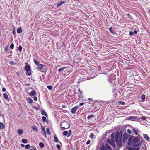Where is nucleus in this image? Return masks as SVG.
<instances>
[{"mask_svg":"<svg viewBox=\"0 0 150 150\" xmlns=\"http://www.w3.org/2000/svg\"><path fill=\"white\" fill-rule=\"evenodd\" d=\"M21 146L22 147H23L25 146V145L23 144H21Z\"/></svg>","mask_w":150,"mask_h":150,"instance_id":"obj_62","label":"nucleus"},{"mask_svg":"<svg viewBox=\"0 0 150 150\" xmlns=\"http://www.w3.org/2000/svg\"><path fill=\"white\" fill-rule=\"evenodd\" d=\"M122 132L120 131L119 132H116L115 134V141L118 143L119 146H121L122 144Z\"/></svg>","mask_w":150,"mask_h":150,"instance_id":"obj_1","label":"nucleus"},{"mask_svg":"<svg viewBox=\"0 0 150 150\" xmlns=\"http://www.w3.org/2000/svg\"><path fill=\"white\" fill-rule=\"evenodd\" d=\"M137 33V32L135 30L133 32V33L134 34H136Z\"/></svg>","mask_w":150,"mask_h":150,"instance_id":"obj_58","label":"nucleus"},{"mask_svg":"<svg viewBox=\"0 0 150 150\" xmlns=\"http://www.w3.org/2000/svg\"><path fill=\"white\" fill-rule=\"evenodd\" d=\"M71 133V130H69L68 131V135L67 136V137H69L70 136Z\"/></svg>","mask_w":150,"mask_h":150,"instance_id":"obj_35","label":"nucleus"},{"mask_svg":"<svg viewBox=\"0 0 150 150\" xmlns=\"http://www.w3.org/2000/svg\"><path fill=\"white\" fill-rule=\"evenodd\" d=\"M66 67H62V68H60L59 69H58V71L59 72H61L62 71H63L65 68H66Z\"/></svg>","mask_w":150,"mask_h":150,"instance_id":"obj_34","label":"nucleus"},{"mask_svg":"<svg viewBox=\"0 0 150 150\" xmlns=\"http://www.w3.org/2000/svg\"><path fill=\"white\" fill-rule=\"evenodd\" d=\"M111 138L112 139H114V133H113L112 134H111Z\"/></svg>","mask_w":150,"mask_h":150,"instance_id":"obj_37","label":"nucleus"},{"mask_svg":"<svg viewBox=\"0 0 150 150\" xmlns=\"http://www.w3.org/2000/svg\"><path fill=\"white\" fill-rule=\"evenodd\" d=\"M38 69L39 70L42 69L43 68V65L41 64H39L37 65Z\"/></svg>","mask_w":150,"mask_h":150,"instance_id":"obj_12","label":"nucleus"},{"mask_svg":"<svg viewBox=\"0 0 150 150\" xmlns=\"http://www.w3.org/2000/svg\"><path fill=\"white\" fill-rule=\"evenodd\" d=\"M4 127L3 124L2 123L0 122V129H3Z\"/></svg>","mask_w":150,"mask_h":150,"instance_id":"obj_33","label":"nucleus"},{"mask_svg":"<svg viewBox=\"0 0 150 150\" xmlns=\"http://www.w3.org/2000/svg\"><path fill=\"white\" fill-rule=\"evenodd\" d=\"M128 144H131V142H129V140H128Z\"/></svg>","mask_w":150,"mask_h":150,"instance_id":"obj_59","label":"nucleus"},{"mask_svg":"<svg viewBox=\"0 0 150 150\" xmlns=\"http://www.w3.org/2000/svg\"><path fill=\"white\" fill-rule=\"evenodd\" d=\"M133 145L135 146H138L139 144V142L137 138L135 137L133 140Z\"/></svg>","mask_w":150,"mask_h":150,"instance_id":"obj_4","label":"nucleus"},{"mask_svg":"<svg viewBox=\"0 0 150 150\" xmlns=\"http://www.w3.org/2000/svg\"><path fill=\"white\" fill-rule=\"evenodd\" d=\"M25 69L26 71L30 70V66L28 65H26L25 66Z\"/></svg>","mask_w":150,"mask_h":150,"instance_id":"obj_9","label":"nucleus"},{"mask_svg":"<svg viewBox=\"0 0 150 150\" xmlns=\"http://www.w3.org/2000/svg\"><path fill=\"white\" fill-rule=\"evenodd\" d=\"M127 131L128 133H129V134H130L131 133V131L130 129H128Z\"/></svg>","mask_w":150,"mask_h":150,"instance_id":"obj_48","label":"nucleus"},{"mask_svg":"<svg viewBox=\"0 0 150 150\" xmlns=\"http://www.w3.org/2000/svg\"><path fill=\"white\" fill-rule=\"evenodd\" d=\"M64 1H62L61 2H59L57 5V7H60L62 6V5L65 3Z\"/></svg>","mask_w":150,"mask_h":150,"instance_id":"obj_7","label":"nucleus"},{"mask_svg":"<svg viewBox=\"0 0 150 150\" xmlns=\"http://www.w3.org/2000/svg\"><path fill=\"white\" fill-rule=\"evenodd\" d=\"M145 96L144 95H143L141 96V98L142 100H145Z\"/></svg>","mask_w":150,"mask_h":150,"instance_id":"obj_38","label":"nucleus"},{"mask_svg":"<svg viewBox=\"0 0 150 150\" xmlns=\"http://www.w3.org/2000/svg\"><path fill=\"white\" fill-rule=\"evenodd\" d=\"M94 116V115H89L87 117L88 119H89Z\"/></svg>","mask_w":150,"mask_h":150,"instance_id":"obj_25","label":"nucleus"},{"mask_svg":"<svg viewBox=\"0 0 150 150\" xmlns=\"http://www.w3.org/2000/svg\"><path fill=\"white\" fill-rule=\"evenodd\" d=\"M136 117L134 116H132L127 118V119L129 120H133L134 119H135Z\"/></svg>","mask_w":150,"mask_h":150,"instance_id":"obj_11","label":"nucleus"},{"mask_svg":"<svg viewBox=\"0 0 150 150\" xmlns=\"http://www.w3.org/2000/svg\"><path fill=\"white\" fill-rule=\"evenodd\" d=\"M57 148L59 150L60 149V146L59 144H57L56 145Z\"/></svg>","mask_w":150,"mask_h":150,"instance_id":"obj_42","label":"nucleus"},{"mask_svg":"<svg viewBox=\"0 0 150 150\" xmlns=\"http://www.w3.org/2000/svg\"><path fill=\"white\" fill-rule=\"evenodd\" d=\"M26 74L28 76H30L31 75V71L30 70L26 71Z\"/></svg>","mask_w":150,"mask_h":150,"instance_id":"obj_28","label":"nucleus"},{"mask_svg":"<svg viewBox=\"0 0 150 150\" xmlns=\"http://www.w3.org/2000/svg\"><path fill=\"white\" fill-rule=\"evenodd\" d=\"M28 142L27 140L25 139H23L22 140V142L24 143H27Z\"/></svg>","mask_w":150,"mask_h":150,"instance_id":"obj_30","label":"nucleus"},{"mask_svg":"<svg viewBox=\"0 0 150 150\" xmlns=\"http://www.w3.org/2000/svg\"><path fill=\"white\" fill-rule=\"evenodd\" d=\"M8 49V46L7 45H6L5 47L4 48V50L5 51H7Z\"/></svg>","mask_w":150,"mask_h":150,"instance_id":"obj_46","label":"nucleus"},{"mask_svg":"<svg viewBox=\"0 0 150 150\" xmlns=\"http://www.w3.org/2000/svg\"><path fill=\"white\" fill-rule=\"evenodd\" d=\"M89 100H92V102H93L92 99L91 98H89L88 99Z\"/></svg>","mask_w":150,"mask_h":150,"instance_id":"obj_61","label":"nucleus"},{"mask_svg":"<svg viewBox=\"0 0 150 150\" xmlns=\"http://www.w3.org/2000/svg\"><path fill=\"white\" fill-rule=\"evenodd\" d=\"M22 32V30L21 27L18 28L17 30V32L18 33H20Z\"/></svg>","mask_w":150,"mask_h":150,"instance_id":"obj_14","label":"nucleus"},{"mask_svg":"<svg viewBox=\"0 0 150 150\" xmlns=\"http://www.w3.org/2000/svg\"><path fill=\"white\" fill-rule=\"evenodd\" d=\"M54 142H59V141H58V139L57 137L56 136L55 134L54 135Z\"/></svg>","mask_w":150,"mask_h":150,"instance_id":"obj_15","label":"nucleus"},{"mask_svg":"<svg viewBox=\"0 0 150 150\" xmlns=\"http://www.w3.org/2000/svg\"><path fill=\"white\" fill-rule=\"evenodd\" d=\"M127 149H128L129 150H137V149L136 150L134 148H133L132 147L129 146H127Z\"/></svg>","mask_w":150,"mask_h":150,"instance_id":"obj_16","label":"nucleus"},{"mask_svg":"<svg viewBox=\"0 0 150 150\" xmlns=\"http://www.w3.org/2000/svg\"><path fill=\"white\" fill-rule=\"evenodd\" d=\"M13 34L14 35H15V30H13Z\"/></svg>","mask_w":150,"mask_h":150,"instance_id":"obj_60","label":"nucleus"},{"mask_svg":"<svg viewBox=\"0 0 150 150\" xmlns=\"http://www.w3.org/2000/svg\"><path fill=\"white\" fill-rule=\"evenodd\" d=\"M48 89L51 90L52 89V86H48L47 87Z\"/></svg>","mask_w":150,"mask_h":150,"instance_id":"obj_32","label":"nucleus"},{"mask_svg":"<svg viewBox=\"0 0 150 150\" xmlns=\"http://www.w3.org/2000/svg\"><path fill=\"white\" fill-rule=\"evenodd\" d=\"M6 91V88H3L2 89V91L4 92H5Z\"/></svg>","mask_w":150,"mask_h":150,"instance_id":"obj_55","label":"nucleus"},{"mask_svg":"<svg viewBox=\"0 0 150 150\" xmlns=\"http://www.w3.org/2000/svg\"><path fill=\"white\" fill-rule=\"evenodd\" d=\"M49 130H50V129H49V128H47L46 129V131H47V134H48L49 135H50L51 134V133L50 132Z\"/></svg>","mask_w":150,"mask_h":150,"instance_id":"obj_26","label":"nucleus"},{"mask_svg":"<svg viewBox=\"0 0 150 150\" xmlns=\"http://www.w3.org/2000/svg\"><path fill=\"white\" fill-rule=\"evenodd\" d=\"M79 105L73 107L71 110V112L72 114H74L75 113L77 110L79 108Z\"/></svg>","mask_w":150,"mask_h":150,"instance_id":"obj_5","label":"nucleus"},{"mask_svg":"<svg viewBox=\"0 0 150 150\" xmlns=\"http://www.w3.org/2000/svg\"><path fill=\"white\" fill-rule=\"evenodd\" d=\"M119 103L120 104H121V105H124V104L125 103L124 102H123L120 101L119 102Z\"/></svg>","mask_w":150,"mask_h":150,"instance_id":"obj_52","label":"nucleus"},{"mask_svg":"<svg viewBox=\"0 0 150 150\" xmlns=\"http://www.w3.org/2000/svg\"><path fill=\"white\" fill-rule=\"evenodd\" d=\"M90 143V140H88L86 142V144L87 145L88 144Z\"/></svg>","mask_w":150,"mask_h":150,"instance_id":"obj_53","label":"nucleus"},{"mask_svg":"<svg viewBox=\"0 0 150 150\" xmlns=\"http://www.w3.org/2000/svg\"><path fill=\"white\" fill-rule=\"evenodd\" d=\"M128 138V135L124 134L123 136L122 142L124 143L126 142Z\"/></svg>","mask_w":150,"mask_h":150,"instance_id":"obj_6","label":"nucleus"},{"mask_svg":"<svg viewBox=\"0 0 150 150\" xmlns=\"http://www.w3.org/2000/svg\"><path fill=\"white\" fill-rule=\"evenodd\" d=\"M61 129H62V130H64L65 129H67L66 128V127H62L61 126Z\"/></svg>","mask_w":150,"mask_h":150,"instance_id":"obj_47","label":"nucleus"},{"mask_svg":"<svg viewBox=\"0 0 150 150\" xmlns=\"http://www.w3.org/2000/svg\"><path fill=\"white\" fill-rule=\"evenodd\" d=\"M3 96L4 98L6 99H9L8 95L6 93H4L3 94Z\"/></svg>","mask_w":150,"mask_h":150,"instance_id":"obj_20","label":"nucleus"},{"mask_svg":"<svg viewBox=\"0 0 150 150\" xmlns=\"http://www.w3.org/2000/svg\"><path fill=\"white\" fill-rule=\"evenodd\" d=\"M84 104V103H80L79 104L80 106H79L80 107V106H81L83 105Z\"/></svg>","mask_w":150,"mask_h":150,"instance_id":"obj_54","label":"nucleus"},{"mask_svg":"<svg viewBox=\"0 0 150 150\" xmlns=\"http://www.w3.org/2000/svg\"><path fill=\"white\" fill-rule=\"evenodd\" d=\"M22 50V47L21 46H20L18 47V50L19 51H21Z\"/></svg>","mask_w":150,"mask_h":150,"instance_id":"obj_41","label":"nucleus"},{"mask_svg":"<svg viewBox=\"0 0 150 150\" xmlns=\"http://www.w3.org/2000/svg\"><path fill=\"white\" fill-rule=\"evenodd\" d=\"M92 102H91V101H90L89 102V103H90V104H91V103H92Z\"/></svg>","mask_w":150,"mask_h":150,"instance_id":"obj_63","label":"nucleus"},{"mask_svg":"<svg viewBox=\"0 0 150 150\" xmlns=\"http://www.w3.org/2000/svg\"><path fill=\"white\" fill-rule=\"evenodd\" d=\"M142 119L143 120H146V117H143V116H142Z\"/></svg>","mask_w":150,"mask_h":150,"instance_id":"obj_50","label":"nucleus"},{"mask_svg":"<svg viewBox=\"0 0 150 150\" xmlns=\"http://www.w3.org/2000/svg\"><path fill=\"white\" fill-rule=\"evenodd\" d=\"M42 131L43 132V133L44 134V135L45 137H46V131H45V128L44 127H43L42 128Z\"/></svg>","mask_w":150,"mask_h":150,"instance_id":"obj_19","label":"nucleus"},{"mask_svg":"<svg viewBox=\"0 0 150 150\" xmlns=\"http://www.w3.org/2000/svg\"><path fill=\"white\" fill-rule=\"evenodd\" d=\"M62 125L66 127V129L69 128L70 126L69 122L66 121H64L62 123L61 125V126H62Z\"/></svg>","mask_w":150,"mask_h":150,"instance_id":"obj_3","label":"nucleus"},{"mask_svg":"<svg viewBox=\"0 0 150 150\" xmlns=\"http://www.w3.org/2000/svg\"><path fill=\"white\" fill-rule=\"evenodd\" d=\"M41 113L42 115H45L46 117L47 116V113L45 111V110H41Z\"/></svg>","mask_w":150,"mask_h":150,"instance_id":"obj_10","label":"nucleus"},{"mask_svg":"<svg viewBox=\"0 0 150 150\" xmlns=\"http://www.w3.org/2000/svg\"><path fill=\"white\" fill-rule=\"evenodd\" d=\"M9 64L13 65H15L16 64V63L13 61H10L9 62Z\"/></svg>","mask_w":150,"mask_h":150,"instance_id":"obj_23","label":"nucleus"},{"mask_svg":"<svg viewBox=\"0 0 150 150\" xmlns=\"http://www.w3.org/2000/svg\"><path fill=\"white\" fill-rule=\"evenodd\" d=\"M27 100H28V102L30 104H31L32 103L33 100H32V99L31 98H30L28 97L27 98Z\"/></svg>","mask_w":150,"mask_h":150,"instance_id":"obj_18","label":"nucleus"},{"mask_svg":"<svg viewBox=\"0 0 150 150\" xmlns=\"http://www.w3.org/2000/svg\"><path fill=\"white\" fill-rule=\"evenodd\" d=\"M30 150H36V149L35 148H32L30 149Z\"/></svg>","mask_w":150,"mask_h":150,"instance_id":"obj_57","label":"nucleus"},{"mask_svg":"<svg viewBox=\"0 0 150 150\" xmlns=\"http://www.w3.org/2000/svg\"><path fill=\"white\" fill-rule=\"evenodd\" d=\"M99 149L100 150H112L111 147L108 144H106L105 145H102L100 147Z\"/></svg>","mask_w":150,"mask_h":150,"instance_id":"obj_2","label":"nucleus"},{"mask_svg":"<svg viewBox=\"0 0 150 150\" xmlns=\"http://www.w3.org/2000/svg\"><path fill=\"white\" fill-rule=\"evenodd\" d=\"M23 133V132L22 129H20L18 130V134L20 136H21Z\"/></svg>","mask_w":150,"mask_h":150,"instance_id":"obj_13","label":"nucleus"},{"mask_svg":"<svg viewBox=\"0 0 150 150\" xmlns=\"http://www.w3.org/2000/svg\"><path fill=\"white\" fill-rule=\"evenodd\" d=\"M14 45L13 43L11 44L10 46V47L11 49H13L14 48Z\"/></svg>","mask_w":150,"mask_h":150,"instance_id":"obj_39","label":"nucleus"},{"mask_svg":"<svg viewBox=\"0 0 150 150\" xmlns=\"http://www.w3.org/2000/svg\"><path fill=\"white\" fill-rule=\"evenodd\" d=\"M30 145L29 144H27L25 146V148L26 149H28L30 147Z\"/></svg>","mask_w":150,"mask_h":150,"instance_id":"obj_45","label":"nucleus"},{"mask_svg":"<svg viewBox=\"0 0 150 150\" xmlns=\"http://www.w3.org/2000/svg\"><path fill=\"white\" fill-rule=\"evenodd\" d=\"M144 138L147 141H149V138L148 136V135L146 134H144Z\"/></svg>","mask_w":150,"mask_h":150,"instance_id":"obj_17","label":"nucleus"},{"mask_svg":"<svg viewBox=\"0 0 150 150\" xmlns=\"http://www.w3.org/2000/svg\"><path fill=\"white\" fill-rule=\"evenodd\" d=\"M33 99L35 101H37V100H38L36 96H35V97H34Z\"/></svg>","mask_w":150,"mask_h":150,"instance_id":"obj_49","label":"nucleus"},{"mask_svg":"<svg viewBox=\"0 0 150 150\" xmlns=\"http://www.w3.org/2000/svg\"><path fill=\"white\" fill-rule=\"evenodd\" d=\"M29 94L30 95L32 96H36L37 94L35 91H32L30 93H29Z\"/></svg>","mask_w":150,"mask_h":150,"instance_id":"obj_8","label":"nucleus"},{"mask_svg":"<svg viewBox=\"0 0 150 150\" xmlns=\"http://www.w3.org/2000/svg\"><path fill=\"white\" fill-rule=\"evenodd\" d=\"M109 30L110 32L112 33L113 34L114 33V32L112 30V27H110L109 28Z\"/></svg>","mask_w":150,"mask_h":150,"instance_id":"obj_27","label":"nucleus"},{"mask_svg":"<svg viewBox=\"0 0 150 150\" xmlns=\"http://www.w3.org/2000/svg\"><path fill=\"white\" fill-rule=\"evenodd\" d=\"M111 141H112L110 139H107V142L110 144L112 142Z\"/></svg>","mask_w":150,"mask_h":150,"instance_id":"obj_43","label":"nucleus"},{"mask_svg":"<svg viewBox=\"0 0 150 150\" xmlns=\"http://www.w3.org/2000/svg\"><path fill=\"white\" fill-rule=\"evenodd\" d=\"M34 63L35 65H38L39 64V63L38 62V61L36 60L35 59H34Z\"/></svg>","mask_w":150,"mask_h":150,"instance_id":"obj_31","label":"nucleus"},{"mask_svg":"<svg viewBox=\"0 0 150 150\" xmlns=\"http://www.w3.org/2000/svg\"><path fill=\"white\" fill-rule=\"evenodd\" d=\"M132 132L134 133H135L136 135H138V133L137 132V131L135 129H133L132 130Z\"/></svg>","mask_w":150,"mask_h":150,"instance_id":"obj_22","label":"nucleus"},{"mask_svg":"<svg viewBox=\"0 0 150 150\" xmlns=\"http://www.w3.org/2000/svg\"><path fill=\"white\" fill-rule=\"evenodd\" d=\"M93 136L94 135L93 134V133H91L89 137L91 138L92 139L93 138Z\"/></svg>","mask_w":150,"mask_h":150,"instance_id":"obj_40","label":"nucleus"},{"mask_svg":"<svg viewBox=\"0 0 150 150\" xmlns=\"http://www.w3.org/2000/svg\"><path fill=\"white\" fill-rule=\"evenodd\" d=\"M63 134L64 136H67L68 134V132L66 131H64L63 132Z\"/></svg>","mask_w":150,"mask_h":150,"instance_id":"obj_29","label":"nucleus"},{"mask_svg":"<svg viewBox=\"0 0 150 150\" xmlns=\"http://www.w3.org/2000/svg\"><path fill=\"white\" fill-rule=\"evenodd\" d=\"M42 120L43 122H45L46 121V118L45 117L42 116Z\"/></svg>","mask_w":150,"mask_h":150,"instance_id":"obj_24","label":"nucleus"},{"mask_svg":"<svg viewBox=\"0 0 150 150\" xmlns=\"http://www.w3.org/2000/svg\"><path fill=\"white\" fill-rule=\"evenodd\" d=\"M127 16L129 18H131V17L129 14H127Z\"/></svg>","mask_w":150,"mask_h":150,"instance_id":"obj_56","label":"nucleus"},{"mask_svg":"<svg viewBox=\"0 0 150 150\" xmlns=\"http://www.w3.org/2000/svg\"><path fill=\"white\" fill-rule=\"evenodd\" d=\"M110 145L112 146L113 147H115V144H114L113 142H112L110 144Z\"/></svg>","mask_w":150,"mask_h":150,"instance_id":"obj_36","label":"nucleus"},{"mask_svg":"<svg viewBox=\"0 0 150 150\" xmlns=\"http://www.w3.org/2000/svg\"><path fill=\"white\" fill-rule=\"evenodd\" d=\"M134 34L133 32L132 31H130L129 32V35L131 36H132Z\"/></svg>","mask_w":150,"mask_h":150,"instance_id":"obj_51","label":"nucleus"},{"mask_svg":"<svg viewBox=\"0 0 150 150\" xmlns=\"http://www.w3.org/2000/svg\"><path fill=\"white\" fill-rule=\"evenodd\" d=\"M39 146L41 148H43L44 146V144L42 142H40L39 144Z\"/></svg>","mask_w":150,"mask_h":150,"instance_id":"obj_21","label":"nucleus"},{"mask_svg":"<svg viewBox=\"0 0 150 150\" xmlns=\"http://www.w3.org/2000/svg\"><path fill=\"white\" fill-rule=\"evenodd\" d=\"M32 128L33 130H34L35 131L37 129V127L34 126H33Z\"/></svg>","mask_w":150,"mask_h":150,"instance_id":"obj_44","label":"nucleus"}]
</instances>
